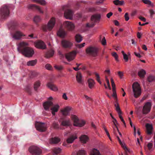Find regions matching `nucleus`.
Segmentation results:
<instances>
[{"label":"nucleus","instance_id":"864d4df0","mask_svg":"<svg viewBox=\"0 0 155 155\" xmlns=\"http://www.w3.org/2000/svg\"><path fill=\"white\" fill-rule=\"evenodd\" d=\"M110 81L112 87V89H114V88H115V85L113 78H111Z\"/></svg>","mask_w":155,"mask_h":155},{"label":"nucleus","instance_id":"2f4dec72","mask_svg":"<svg viewBox=\"0 0 155 155\" xmlns=\"http://www.w3.org/2000/svg\"><path fill=\"white\" fill-rule=\"evenodd\" d=\"M146 74L145 71L143 69L140 70L138 72V75L141 78H143L144 77Z\"/></svg>","mask_w":155,"mask_h":155},{"label":"nucleus","instance_id":"a18cd8bd","mask_svg":"<svg viewBox=\"0 0 155 155\" xmlns=\"http://www.w3.org/2000/svg\"><path fill=\"white\" fill-rule=\"evenodd\" d=\"M112 56L114 58L115 60L117 61H118V56L116 52H114L112 53Z\"/></svg>","mask_w":155,"mask_h":155},{"label":"nucleus","instance_id":"c85d7f7f","mask_svg":"<svg viewBox=\"0 0 155 155\" xmlns=\"http://www.w3.org/2000/svg\"><path fill=\"white\" fill-rule=\"evenodd\" d=\"M54 51L53 50H50L46 53L45 57L47 58H48L51 57L53 56L54 54Z\"/></svg>","mask_w":155,"mask_h":155},{"label":"nucleus","instance_id":"b1692460","mask_svg":"<svg viewBox=\"0 0 155 155\" xmlns=\"http://www.w3.org/2000/svg\"><path fill=\"white\" fill-rule=\"evenodd\" d=\"M61 151V149L59 147H55L53 149V155H59Z\"/></svg>","mask_w":155,"mask_h":155},{"label":"nucleus","instance_id":"423d86ee","mask_svg":"<svg viewBox=\"0 0 155 155\" xmlns=\"http://www.w3.org/2000/svg\"><path fill=\"white\" fill-rule=\"evenodd\" d=\"M98 51V49L95 47L90 46L86 49V53L88 55L93 57H95L97 55Z\"/></svg>","mask_w":155,"mask_h":155},{"label":"nucleus","instance_id":"dca6fc26","mask_svg":"<svg viewBox=\"0 0 155 155\" xmlns=\"http://www.w3.org/2000/svg\"><path fill=\"white\" fill-rule=\"evenodd\" d=\"M35 46L38 48L44 49L46 48V45L43 41H38L35 43Z\"/></svg>","mask_w":155,"mask_h":155},{"label":"nucleus","instance_id":"f704fd0d","mask_svg":"<svg viewBox=\"0 0 155 155\" xmlns=\"http://www.w3.org/2000/svg\"><path fill=\"white\" fill-rule=\"evenodd\" d=\"M114 4L117 5H122L124 4V1H119V0H116L113 1Z\"/></svg>","mask_w":155,"mask_h":155},{"label":"nucleus","instance_id":"58836bf2","mask_svg":"<svg viewBox=\"0 0 155 155\" xmlns=\"http://www.w3.org/2000/svg\"><path fill=\"white\" fill-rule=\"evenodd\" d=\"M70 124L69 120H63L61 122V124L63 126H68Z\"/></svg>","mask_w":155,"mask_h":155},{"label":"nucleus","instance_id":"a878e982","mask_svg":"<svg viewBox=\"0 0 155 155\" xmlns=\"http://www.w3.org/2000/svg\"><path fill=\"white\" fill-rule=\"evenodd\" d=\"M147 133L148 134H152V126L151 124H147L146 125Z\"/></svg>","mask_w":155,"mask_h":155},{"label":"nucleus","instance_id":"8fccbe9b","mask_svg":"<svg viewBox=\"0 0 155 155\" xmlns=\"http://www.w3.org/2000/svg\"><path fill=\"white\" fill-rule=\"evenodd\" d=\"M112 91H113V94H112V96L113 97H114L116 100V101H117V95L115 88H114V89H112Z\"/></svg>","mask_w":155,"mask_h":155},{"label":"nucleus","instance_id":"a19ab883","mask_svg":"<svg viewBox=\"0 0 155 155\" xmlns=\"http://www.w3.org/2000/svg\"><path fill=\"white\" fill-rule=\"evenodd\" d=\"M40 83L39 81H37L35 82L34 84V88L35 91H37L38 88L40 86Z\"/></svg>","mask_w":155,"mask_h":155},{"label":"nucleus","instance_id":"774afa93","mask_svg":"<svg viewBox=\"0 0 155 155\" xmlns=\"http://www.w3.org/2000/svg\"><path fill=\"white\" fill-rule=\"evenodd\" d=\"M104 0H99L98 1H97L95 2V4L98 5L99 3H102L103 2Z\"/></svg>","mask_w":155,"mask_h":155},{"label":"nucleus","instance_id":"cd10ccee","mask_svg":"<svg viewBox=\"0 0 155 155\" xmlns=\"http://www.w3.org/2000/svg\"><path fill=\"white\" fill-rule=\"evenodd\" d=\"M88 139V137L85 135H82L80 137L81 141L84 143H86Z\"/></svg>","mask_w":155,"mask_h":155},{"label":"nucleus","instance_id":"f03ea898","mask_svg":"<svg viewBox=\"0 0 155 155\" xmlns=\"http://www.w3.org/2000/svg\"><path fill=\"white\" fill-rule=\"evenodd\" d=\"M132 89L134 96L135 98H137L140 96L141 90L139 84L137 82H134L133 84Z\"/></svg>","mask_w":155,"mask_h":155},{"label":"nucleus","instance_id":"09e8293b","mask_svg":"<svg viewBox=\"0 0 155 155\" xmlns=\"http://www.w3.org/2000/svg\"><path fill=\"white\" fill-rule=\"evenodd\" d=\"M95 76L96 77V80L100 84H101V81L100 80V77L99 75V74L97 73H95Z\"/></svg>","mask_w":155,"mask_h":155},{"label":"nucleus","instance_id":"39448f33","mask_svg":"<svg viewBox=\"0 0 155 155\" xmlns=\"http://www.w3.org/2000/svg\"><path fill=\"white\" fill-rule=\"evenodd\" d=\"M101 15L100 14L94 15H92L91 18V23H87L86 24L87 27H92L95 25L96 22L100 21Z\"/></svg>","mask_w":155,"mask_h":155},{"label":"nucleus","instance_id":"f3484780","mask_svg":"<svg viewBox=\"0 0 155 155\" xmlns=\"http://www.w3.org/2000/svg\"><path fill=\"white\" fill-rule=\"evenodd\" d=\"M62 46L64 48H70L72 45V43L71 41L66 40H63L61 41Z\"/></svg>","mask_w":155,"mask_h":155},{"label":"nucleus","instance_id":"bb28decb","mask_svg":"<svg viewBox=\"0 0 155 155\" xmlns=\"http://www.w3.org/2000/svg\"><path fill=\"white\" fill-rule=\"evenodd\" d=\"M76 80L80 84H82V75L80 72H78L76 76Z\"/></svg>","mask_w":155,"mask_h":155},{"label":"nucleus","instance_id":"e433bc0d","mask_svg":"<svg viewBox=\"0 0 155 155\" xmlns=\"http://www.w3.org/2000/svg\"><path fill=\"white\" fill-rule=\"evenodd\" d=\"M34 2L39 4L42 5H44L46 4V2L45 0H32Z\"/></svg>","mask_w":155,"mask_h":155},{"label":"nucleus","instance_id":"5701e85b","mask_svg":"<svg viewBox=\"0 0 155 155\" xmlns=\"http://www.w3.org/2000/svg\"><path fill=\"white\" fill-rule=\"evenodd\" d=\"M77 138V137L76 135H72L70 137H68L66 140L68 143H71L76 139Z\"/></svg>","mask_w":155,"mask_h":155},{"label":"nucleus","instance_id":"bf43d9fd","mask_svg":"<svg viewBox=\"0 0 155 155\" xmlns=\"http://www.w3.org/2000/svg\"><path fill=\"white\" fill-rule=\"evenodd\" d=\"M143 2L145 4H147L148 5H150L151 4V2L149 0H142Z\"/></svg>","mask_w":155,"mask_h":155},{"label":"nucleus","instance_id":"9d476101","mask_svg":"<svg viewBox=\"0 0 155 155\" xmlns=\"http://www.w3.org/2000/svg\"><path fill=\"white\" fill-rule=\"evenodd\" d=\"M152 106V103L150 102H147L146 103L142 109V113L144 114H148L150 111Z\"/></svg>","mask_w":155,"mask_h":155},{"label":"nucleus","instance_id":"4be33fe9","mask_svg":"<svg viewBox=\"0 0 155 155\" xmlns=\"http://www.w3.org/2000/svg\"><path fill=\"white\" fill-rule=\"evenodd\" d=\"M59 106L58 104H56L51 108V113L53 115H55V112H58Z\"/></svg>","mask_w":155,"mask_h":155},{"label":"nucleus","instance_id":"4d7b16f0","mask_svg":"<svg viewBox=\"0 0 155 155\" xmlns=\"http://www.w3.org/2000/svg\"><path fill=\"white\" fill-rule=\"evenodd\" d=\"M101 43L102 45H106V42L105 38L104 37L102 38V40L101 41Z\"/></svg>","mask_w":155,"mask_h":155},{"label":"nucleus","instance_id":"20e7f679","mask_svg":"<svg viewBox=\"0 0 155 155\" xmlns=\"http://www.w3.org/2000/svg\"><path fill=\"white\" fill-rule=\"evenodd\" d=\"M71 118L74 122V125L75 126L81 127L84 125L85 121L83 120H79L76 115L72 114Z\"/></svg>","mask_w":155,"mask_h":155},{"label":"nucleus","instance_id":"a211bd4d","mask_svg":"<svg viewBox=\"0 0 155 155\" xmlns=\"http://www.w3.org/2000/svg\"><path fill=\"white\" fill-rule=\"evenodd\" d=\"M71 109V107L67 106L61 109V111L63 116H67L69 114Z\"/></svg>","mask_w":155,"mask_h":155},{"label":"nucleus","instance_id":"69168bd1","mask_svg":"<svg viewBox=\"0 0 155 155\" xmlns=\"http://www.w3.org/2000/svg\"><path fill=\"white\" fill-rule=\"evenodd\" d=\"M139 18L140 20L144 22H145L146 21V18L140 16L139 17Z\"/></svg>","mask_w":155,"mask_h":155},{"label":"nucleus","instance_id":"3c124183","mask_svg":"<svg viewBox=\"0 0 155 155\" xmlns=\"http://www.w3.org/2000/svg\"><path fill=\"white\" fill-rule=\"evenodd\" d=\"M85 43H83L81 44H77L76 45V46L79 48H81L84 46Z\"/></svg>","mask_w":155,"mask_h":155},{"label":"nucleus","instance_id":"5fc2aeb1","mask_svg":"<svg viewBox=\"0 0 155 155\" xmlns=\"http://www.w3.org/2000/svg\"><path fill=\"white\" fill-rule=\"evenodd\" d=\"M118 115H119V117L120 118V119L123 122L124 126L125 127H126V123H125V121L123 119L122 117V116L121 115V114H118Z\"/></svg>","mask_w":155,"mask_h":155},{"label":"nucleus","instance_id":"4c0bfd02","mask_svg":"<svg viewBox=\"0 0 155 155\" xmlns=\"http://www.w3.org/2000/svg\"><path fill=\"white\" fill-rule=\"evenodd\" d=\"M82 37L79 34H77L75 36L76 41L78 42H80L82 40Z\"/></svg>","mask_w":155,"mask_h":155},{"label":"nucleus","instance_id":"f8f14e48","mask_svg":"<svg viewBox=\"0 0 155 155\" xmlns=\"http://www.w3.org/2000/svg\"><path fill=\"white\" fill-rule=\"evenodd\" d=\"M25 35L19 31L16 30L12 34V37L16 40L20 39L21 37L25 36Z\"/></svg>","mask_w":155,"mask_h":155},{"label":"nucleus","instance_id":"ddd939ff","mask_svg":"<svg viewBox=\"0 0 155 155\" xmlns=\"http://www.w3.org/2000/svg\"><path fill=\"white\" fill-rule=\"evenodd\" d=\"M53 98L51 97H50L48 98V101H47L44 103L43 106L45 110H49V108L50 107L53 106V103L51 101H50Z\"/></svg>","mask_w":155,"mask_h":155},{"label":"nucleus","instance_id":"4468645a","mask_svg":"<svg viewBox=\"0 0 155 155\" xmlns=\"http://www.w3.org/2000/svg\"><path fill=\"white\" fill-rule=\"evenodd\" d=\"M76 54L77 52L76 51H73L71 52L66 54L65 55V58L68 61H71L74 59Z\"/></svg>","mask_w":155,"mask_h":155},{"label":"nucleus","instance_id":"72a5a7b5","mask_svg":"<svg viewBox=\"0 0 155 155\" xmlns=\"http://www.w3.org/2000/svg\"><path fill=\"white\" fill-rule=\"evenodd\" d=\"M37 62L36 60L30 61L27 62V65L28 66H34L36 64Z\"/></svg>","mask_w":155,"mask_h":155},{"label":"nucleus","instance_id":"603ef678","mask_svg":"<svg viewBox=\"0 0 155 155\" xmlns=\"http://www.w3.org/2000/svg\"><path fill=\"white\" fill-rule=\"evenodd\" d=\"M53 126L55 129H58L59 128V125L58 123L54 122L53 124Z\"/></svg>","mask_w":155,"mask_h":155},{"label":"nucleus","instance_id":"393cba45","mask_svg":"<svg viewBox=\"0 0 155 155\" xmlns=\"http://www.w3.org/2000/svg\"><path fill=\"white\" fill-rule=\"evenodd\" d=\"M60 141V139L58 137H54L51 138L50 140V142L52 144H56L58 143Z\"/></svg>","mask_w":155,"mask_h":155},{"label":"nucleus","instance_id":"6e6d98bb","mask_svg":"<svg viewBox=\"0 0 155 155\" xmlns=\"http://www.w3.org/2000/svg\"><path fill=\"white\" fill-rule=\"evenodd\" d=\"M46 68L48 70H51L52 68L51 66L49 64H47L45 66Z\"/></svg>","mask_w":155,"mask_h":155},{"label":"nucleus","instance_id":"052dcab7","mask_svg":"<svg viewBox=\"0 0 155 155\" xmlns=\"http://www.w3.org/2000/svg\"><path fill=\"white\" fill-rule=\"evenodd\" d=\"M125 20L126 21H128L129 19V17L128 13H126L124 15Z\"/></svg>","mask_w":155,"mask_h":155},{"label":"nucleus","instance_id":"37998d69","mask_svg":"<svg viewBox=\"0 0 155 155\" xmlns=\"http://www.w3.org/2000/svg\"><path fill=\"white\" fill-rule=\"evenodd\" d=\"M41 19L39 16H35L34 18V21L36 23L40 22Z\"/></svg>","mask_w":155,"mask_h":155},{"label":"nucleus","instance_id":"de8ad7c7","mask_svg":"<svg viewBox=\"0 0 155 155\" xmlns=\"http://www.w3.org/2000/svg\"><path fill=\"white\" fill-rule=\"evenodd\" d=\"M113 122H114V126H115L114 127H113V129H114V131H115L116 129L117 130V131H118V132L119 135L120 136H122L121 134V133L120 132H119V130L118 129V128L117 127V126L116 125V124H115V123H114V121Z\"/></svg>","mask_w":155,"mask_h":155},{"label":"nucleus","instance_id":"49530a36","mask_svg":"<svg viewBox=\"0 0 155 155\" xmlns=\"http://www.w3.org/2000/svg\"><path fill=\"white\" fill-rule=\"evenodd\" d=\"M155 80V77L150 75L148 78V81L149 82H151L153 80Z\"/></svg>","mask_w":155,"mask_h":155},{"label":"nucleus","instance_id":"c756f323","mask_svg":"<svg viewBox=\"0 0 155 155\" xmlns=\"http://www.w3.org/2000/svg\"><path fill=\"white\" fill-rule=\"evenodd\" d=\"M18 26V23L16 21H12L11 22L10 28L13 30H15Z\"/></svg>","mask_w":155,"mask_h":155},{"label":"nucleus","instance_id":"6e6552de","mask_svg":"<svg viewBox=\"0 0 155 155\" xmlns=\"http://www.w3.org/2000/svg\"><path fill=\"white\" fill-rule=\"evenodd\" d=\"M35 127L36 129L41 132H45L47 130V125L45 123L36 122Z\"/></svg>","mask_w":155,"mask_h":155},{"label":"nucleus","instance_id":"412c9836","mask_svg":"<svg viewBox=\"0 0 155 155\" xmlns=\"http://www.w3.org/2000/svg\"><path fill=\"white\" fill-rule=\"evenodd\" d=\"M57 34L58 36L60 37L63 38L66 35V32L63 29L61 28H60L58 31Z\"/></svg>","mask_w":155,"mask_h":155},{"label":"nucleus","instance_id":"0eeeda50","mask_svg":"<svg viewBox=\"0 0 155 155\" xmlns=\"http://www.w3.org/2000/svg\"><path fill=\"white\" fill-rule=\"evenodd\" d=\"M55 24V18L52 17L48 23L47 26L44 25L43 26L42 29L44 31H46L47 29L51 30L54 27Z\"/></svg>","mask_w":155,"mask_h":155},{"label":"nucleus","instance_id":"1a4fd4ad","mask_svg":"<svg viewBox=\"0 0 155 155\" xmlns=\"http://www.w3.org/2000/svg\"><path fill=\"white\" fill-rule=\"evenodd\" d=\"M29 152L32 155H39L41 153V150L35 146H31L28 149Z\"/></svg>","mask_w":155,"mask_h":155},{"label":"nucleus","instance_id":"c9c22d12","mask_svg":"<svg viewBox=\"0 0 155 155\" xmlns=\"http://www.w3.org/2000/svg\"><path fill=\"white\" fill-rule=\"evenodd\" d=\"M90 155H101L98 150L94 149L91 152Z\"/></svg>","mask_w":155,"mask_h":155},{"label":"nucleus","instance_id":"e2e57ef3","mask_svg":"<svg viewBox=\"0 0 155 155\" xmlns=\"http://www.w3.org/2000/svg\"><path fill=\"white\" fill-rule=\"evenodd\" d=\"M153 144L150 143H149L147 144V147L149 150H150L152 147Z\"/></svg>","mask_w":155,"mask_h":155},{"label":"nucleus","instance_id":"9b49d317","mask_svg":"<svg viewBox=\"0 0 155 155\" xmlns=\"http://www.w3.org/2000/svg\"><path fill=\"white\" fill-rule=\"evenodd\" d=\"M63 25L65 28L70 31L73 30L75 27V26L73 23L68 21L64 22Z\"/></svg>","mask_w":155,"mask_h":155},{"label":"nucleus","instance_id":"79ce46f5","mask_svg":"<svg viewBox=\"0 0 155 155\" xmlns=\"http://www.w3.org/2000/svg\"><path fill=\"white\" fill-rule=\"evenodd\" d=\"M31 88H32V87L31 86H30L29 85H28L26 86V87L25 88V90L29 94H30L31 93Z\"/></svg>","mask_w":155,"mask_h":155},{"label":"nucleus","instance_id":"338daca9","mask_svg":"<svg viewBox=\"0 0 155 155\" xmlns=\"http://www.w3.org/2000/svg\"><path fill=\"white\" fill-rule=\"evenodd\" d=\"M62 97L65 100H67L68 99V97L67 96L66 93H65L63 94L62 95Z\"/></svg>","mask_w":155,"mask_h":155},{"label":"nucleus","instance_id":"0e129e2a","mask_svg":"<svg viewBox=\"0 0 155 155\" xmlns=\"http://www.w3.org/2000/svg\"><path fill=\"white\" fill-rule=\"evenodd\" d=\"M118 75L120 78H122L123 76V73L120 71H119L118 72Z\"/></svg>","mask_w":155,"mask_h":155},{"label":"nucleus","instance_id":"6ab92c4d","mask_svg":"<svg viewBox=\"0 0 155 155\" xmlns=\"http://www.w3.org/2000/svg\"><path fill=\"white\" fill-rule=\"evenodd\" d=\"M28 8L29 9H31L33 10L37 9L38 10L40 13H43V12L41 10L40 8L38 6L35 5V4H30L28 6Z\"/></svg>","mask_w":155,"mask_h":155},{"label":"nucleus","instance_id":"ea45409f","mask_svg":"<svg viewBox=\"0 0 155 155\" xmlns=\"http://www.w3.org/2000/svg\"><path fill=\"white\" fill-rule=\"evenodd\" d=\"M117 138L121 146L122 147L124 150L126 152H127V151L129 152V150L127 148V147L125 146H124V144L122 143L121 140H120L119 137H117Z\"/></svg>","mask_w":155,"mask_h":155},{"label":"nucleus","instance_id":"c03bdc74","mask_svg":"<svg viewBox=\"0 0 155 155\" xmlns=\"http://www.w3.org/2000/svg\"><path fill=\"white\" fill-rule=\"evenodd\" d=\"M85 151L83 150H79L77 153V155H85Z\"/></svg>","mask_w":155,"mask_h":155},{"label":"nucleus","instance_id":"aec40b11","mask_svg":"<svg viewBox=\"0 0 155 155\" xmlns=\"http://www.w3.org/2000/svg\"><path fill=\"white\" fill-rule=\"evenodd\" d=\"M47 85L49 88L52 91H56L58 90V89L57 87L54 84L51 83H48Z\"/></svg>","mask_w":155,"mask_h":155},{"label":"nucleus","instance_id":"7ed1b4c3","mask_svg":"<svg viewBox=\"0 0 155 155\" xmlns=\"http://www.w3.org/2000/svg\"><path fill=\"white\" fill-rule=\"evenodd\" d=\"M10 12L8 7L6 5L2 7L0 12V17L2 19H5L9 16Z\"/></svg>","mask_w":155,"mask_h":155},{"label":"nucleus","instance_id":"473e14b6","mask_svg":"<svg viewBox=\"0 0 155 155\" xmlns=\"http://www.w3.org/2000/svg\"><path fill=\"white\" fill-rule=\"evenodd\" d=\"M114 105L116 107V110L118 114H121L122 112L120 110L118 103L117 102H116Z\"/></svg>","mask_w":155,"mask_h":155},{"label":"nucleus","instance_id":"2eb2a0df","mask_svg":"<svg viewBox=\"0 0 155 155\" xmlns=\"http://www.w3.org/2000/svg\"><path fill=\"white\" fill-rule=\"evenodd\" d=\"M73 14L72 11L69 9H68L65 11L64 12V15L66 18L71 19L72 18Z\"/></svg>","mask_w":155,"mask_h":155},{"label":"nucleus","instance_id":"13d9d810","mask_svg":"<svg viewBox=\"0 0 155 155\" xmlns=\"http://www.w3.org/2000/svg\"><path fill=\"white\" fill-rule=\"evenodd\" d=\"M54 67L55 68V69H57L58 70H61L63 69V67L61 66H58L55 65L54 66Z\"/></svg>","mask_w":155,"mask_h":155},{"label":"nucleus","instance_id":"f257e3e1","mask_svg":"<svg viewBox=\"0 0 155 155\" xmlns=\"http://www.w3.org/2000/svg\"><path fill=\"white\" fill-rule=\"evenodd\" d=\"M28 44L23 41L19 43L17 48L18 52L21 53L25 56L28 57H31L34 53L33 49L27 46Z\"/></svg>","mask_w":155,"mask_h":155},{"label":"nucleus","instance_id":"680f3d73","mask_svg":"<svg viewBox=\"0 0 155 155\" xmlns=\"http://www.w3.org/2000/svg\"><path fill=\"white\" fill-rule=\"evenodd\" d=\"M123 57L124 59L125 60L126 62H127L128 61V58L127 55L126 54H124L123 55Z\"/></svg>","mask_w":155,"mask_h":155},{"label":"nucleus","instance_id":"7c9ffc66","mask_svg":"<svg viewBox=\"0 0 155 155\" xmlns=\"http://www.w3.org/2000/svg\"><path fill=\"white\" fill-rule=\"evenodd\" d=\"M87 82L89 87L91 89L93 88L94 84V81L91 79H89L88 80Z\"/></svg>","mask_w":155,"mask_h":155}]
</instances>
